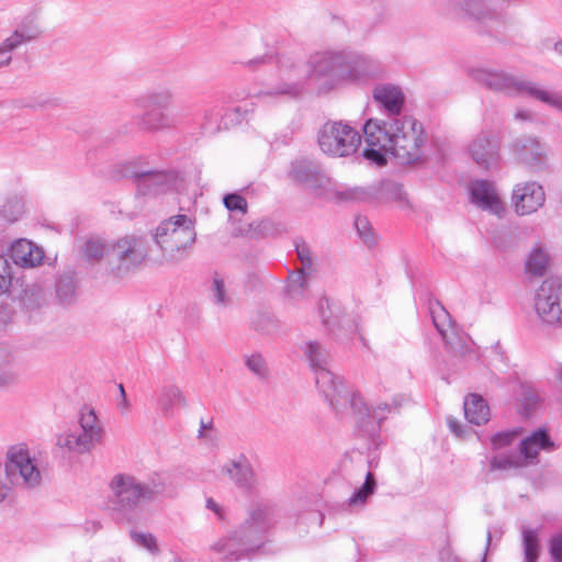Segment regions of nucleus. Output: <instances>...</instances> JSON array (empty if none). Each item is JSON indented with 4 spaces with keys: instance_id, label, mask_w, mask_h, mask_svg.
<instances>
[{
    "instance_id": "nucleus-1",
    "label": "nucleus",
    "mask_w": 562,
    "mask_h": 562,
    "mask_svg": "<svg viewBox=\"0 0 562 562\" xmlns=\"http://www.w3.org/2000/svg\"><path fill=\"white\" fill-rule=\"evenodd\" d=\"M345 53L339 50L316 53L310 58L307 70L293 63L282 64L281 75L285 82L281 88L268 93L295 97L300 93L306 77L315 80L325 90L342 85Z\"/></svg>"
},
{
    "instance_id": "nucleus-2",
    "label": "nucleus",
    "mask_w": 562,
    "mask_h": 562,
    "mask_svg": "<svg viewBox=\"0 0 562 562\" xmlns=\"http://www.w3.org/2000/svg\"><path fill=\"white\" fill-rule=\"evenodd\" d=\"M110 490L113 518L130 524L135 520L139 504L156 499L165 492L166 485L161 479L143 482L132 474L117 473L111 479Z\"/></svg>"
},
{
    "instance_id": "nucleus-3",
    "label": "nucleus",
    "mask_w": 562,
    "mask_h": 562,
    "mask_svg": "<svg viewBox=\"0 0 562 562\" xmlns=\"http://www.w3.org/2000/svg\"><path fill=\"white\" fill-rule=\"evenodd\" d=\"M471 77L491 90L509 95L525 94L562 113V93L549 90L532 80L490 68L473 69Z\"/></svg>"
},
{
    "instance_id": "nucleus-4",
    "label": "nucleus",
    "mask_w": 562,
    "mask_h": 562,
    "mask_svg": "<svg viewBox=\"0 0 562 562\" xmlns=\"http://www.w3.org/2000/svg\"><path fill=\"white\" fill-rule=\"evenodd\" d=\"M409 128L414 132L424 128L423 124L413 115L404 114L391 116L385 120L370 119L363 125L367 147L363 157L379 166L385 165V146L400 137H405Z\"/></svg>"
},
{
    "instance_id": "nucleus-5",
    "label": "nucleus",
    "mask_w": 562,
    "mask_h": 562,
    "mask_svg": "<svg viewBox=\"0 0 562 562\" xmlns=\"http://www.w3.org/2000/svg\"><path fill=\"white\" fill-rule=\"evenodd\" d=\"M409 128L414 132L424 128L423 124L413 115L404 114L391 116L385 120L370 119L363 125L367 147L363 157L379 166L385 165V146L400 137H405Z\"/></svg>"
},
{
    "instance_id": "nucleus-6",
    "label": "nucleus",
    "mask_w": 562,
    "mask_h": 562,
    "mask_svg": "<svg viewBox=\"0 0 562 562\" xmlns=\"http://www.w3.org/2000/svg\"><path fill=\"white\" fill-rule=\"evenodd\" d=\"M267 526V509L254 508L249 519L228 537L214 542L210 549L224 561H237L260 547Z\"/></svg>"
},
{
    "instance_id": "nucleus-7",
    "label": "nucleus",
    "mask_w": 562,
    "mask_h": 562,
    "mask_svg": "<svg viewBox=\"0 0 562 562\" xmlns=\"http://www.w3.org/2000/svg\"><path fill=\"white\" fill-rule=\"evenodd\" d=\"M194 222L184 214H178L162 221L156 228L154 240L165 260L178 262L184 259L195 241Z\"/></svg>"
},
{
    "instance_id": "nucleus-8",
    "label": "nucleus",
    "mask_w": 562,
    "mask_h": 562,
    "mask_svg": "<svg viewBox=\"0 0 562 562\" xmlns=\"http://www.w3.org/2000/svg\"><path fill=\"white\" fill-rule=\"evenodd\" d=\"M319 149L334 158L349 157L357 153L361 145L360 133L342 121H328L317 132Z\"/></svg>"
},
{
    "instance_id": "nucleus-9",
    "label": "nucleus",
    "mask_w": 562,
    "mask_h": 562,
    "mask_svg": "<svg viewBox=\"0 0 562 562\" xmlns=\"http://www.w3.org/2000/svg\"><path fill=\"white\" fill-rule=\"evenodd\" d=\"M314 373L318 390L337 413L349 415V413L361 414L362 409L368 411L360 394L338 381L328 367L317 369Z\"/></svg>"
},
{
    "instance_id": "nucleus-10",
    "label": "nucleus",
    "mask_w": 562,
    "mask_h": 562,
    "mask_svg": "<svg viewBox=\"0 0 562 562\" xmlns=\"http://www.w3.org/2000/svg\"><path fill=\"white\" fill-rule=\"evenodd\" d=\"M4 471L7 479L16 486L34 488L42 481L36 459L22 445L13 446L8 450Z\"/></svg>"
},
{
    "instance_id": "nucleus-11",
    "label": "nucleus",
    "mask_w": 562,
    "mask_h": 562,
    "mask_svg": "<svg viewBox=\"0 0 562 562\" xmlns=\"http://www.w3.org/2000/svg\"><path fill=\"white\" fill-rule=\"evenodd\" d=\"M147 248L143 238L127 235L111 244L109 265L112 273L123 277L147 258Z\"/></svg>"
},
{
    "instance_id": "nucleus-12",
    "label": "nucleus",
    "mask_w": 562,
    "mask_h": 562,
    "mask_svg": "<svg viewBox=\"0 0 562 562\" xmlns=\"http://www.w3.org/2000/svg\"><path fill=\"white\" fill-rule=\"evenodd\" d=\"M533 308L547 324H562V280L547 279L537 289Z\"/></svg>"
},
{
    "instance_id": "nucleus-13",
    "label": "nucleus",
    "mask_w": 562,
    "mask_h": 562,
    "mask_svg": "<svg viewBox=\"0 0 562 562\" xmlns=\"http://www.w3.org/2000/svg\"><path fill=\"white\" fill-rule=\"evenodd\" d=\"M220 474L250 495L259 492L258 477L250 461L244 454L224 462L221 465Z\"/></svg>"
},
{
    "instance_id": "nucleus-14",
    "label": "nucleus",
    "mask_w": 562,
    "mask_h": 562,
    "mask_svg": "<svg viewBox=\"0 0 562 562\" xmlns=\"http://www.w3.org/2000/svg\"><path fill=\"white\" fill-rule=\"evenodd\" d=\"M426 139L427 136L424 128L417 132L409 128L405 137H400L394 143H387L385 146V157L391 155L402 165L419 161L424 156Z\"/></svg>"
},
{
    "instance_id": "nucleus-15",
    "label": "nucleus",
    "mask_w": 562,
    "mask_h": 562,
    "mask_svg": "<svg viewBox=\"0 0 562 562\" xmlns=\"http://www.w3.org/2000/svg\"><path fill=\"white\" fill-rule=\"evenodd\" d=\"M342 85L347 82H367L381 74L379 64L364 55L350 52L345 53Z\"/></svg>"
},
{
    "instance_id": "nucleus-16",
    "label": "nucleus",
    "mask_w": 562,
    "mask_h": 562,
    "mask_svg": "<svg viewBox=\"0 0 562 562\" xmlns=\"http://www.w3.org/2000/svg\"><path fill=\"white\" fill-rule=\"evenodd\" d=\"M512 201L518 215H529L543 206L546 193L538 182H522L515 186Z\"/></svg>"
},
{
    "instance_id": "nucleus-17",
    "label": "nucleus",
    "mask_w": 562,
    "mask_h": 562,
    "mask_svg": "<svg viewBox=\"0 0 562 562\" xmlns=\"http://www.w3.org/2000/svg\"><path fill=\"white\" fill-rule=\"evenodd\" d=\"M350 196L355 200L378 204L395 202L400 206L407 205V199L402 187L391 181L382 182L376 187L356 188L351 191Z\"/></svg>"
},
{
    "instance_id": "nucleus-18",
    "label": "nucleus",
    "mask_w": 562,
    "mask_h": 562,
    "mask_svg": "<svg viewBox=\"0 0 562 562\" xmlns=\"http://www.w3.org/2000/svg\"><path fill=\"white\" fill-rule=\"evenodd\" d=\"M510 148L518 162L536 171L546 167L547 151L537 138L521 136L512 144Z\"/></svg>"
},
{
    "instance_id": "nucleus-19",
    "label": "nucleus",
    "mask_w": 562,
    "mask_h": 562,
    "mask_svg": "<svg viewBox=\"0 0 562 562\" xmlns=\"http://www.w3.org/2000/svg\"><path fill=\"white\" fill-rule=\"evenodd\" d=\"M469 153L481 167L490 169L498 162V143L491 133L479 134L469 145Z\"/></svg>"
},
{
    "instance_id": "nucleus-20",
    "label": "nucleus",
    "mask_w": 562,
    "mask_h": 562,
    "mask_svg": "<svg viewBox=\"0 0 562 562\" xmlns=\"http://www.w3.org/2000/svg\"><path fill=\"white\" fill-rule=\"evenodd\" d=\"M471 200L477 207L490 211L501 216L504 212V204L496 192L493 183L486 180H476L471 183Z\"/></svg>"
},
{
    "instance_id": "nucleus-21",
    "label": "nucleus",
    "mask_w": 562,
    "mask_h": 562,
    "mask_svg": "<svg viewBox=\"0 0 562 562\" xmlns=\"http://www.w3.org/2000/svg\"><path fill=\"white\" fill-rule=\"evenodd\" d=\"M290 177L311 190L323 188L327 182V178L321 167L307 159L295 160L292 164Z\"/></svg>"
},
{
    "instance_id": "nucleus-22",
    "label": "nucleus",
    "mask_w": 562,
    "mask_h": 562,
    "mask_svg": "<svg viewBox=\"0 0 562 562\" xmlns=\"http://www.w3.org/2000/svg\"><path fill=\"white\" fill-rule=\"evenodd\" d=\"M373 99L385 112L386 119L403 115L405 94L398 86L387 83L375 87Z\"/></svg>"
},
{
    "instance_id": "nucleus-23",
    "label": "nucleus",
    "mask_w": 562,
    "mask_h": 562,
    "mask_svg": "<svg viewBox=\"0 0 562 562\" xmlns=\"http://www.w3.org/2000/svg\"><path fill=\"white\" fill-rule=\"evenodd\" d=\"M10 257L20 267L33 268L42 263L44 251L33 241L21 238L12 243Z\"/></svg>"
},
{
    "instance_id": "nucleus-24",
    "label": "nucleus",
    "mask_w": 562,
    "mask_h": 562,
    "mask_svg": "<svg viewBox=\"0 0 562 562\" xmlns=\"http://www.w3.org/2000/svg\"><path fill=\"white\" fill-rule=\"evenodd\" d=\"M156 401L158 409L166 417L171 416L176 408L187 405L183 392L173 384L161 386L157 391Z\"/></svg>"
},
{
    "instance_id": "nucleus-25",
    "label": "nucleus",
    "mask_w": 562,
    "mask_h": 562,
    "mask_svg": "<svg viewBox=\"0 0 562 562\" xmlns=\"http://www.w3.org/2000/svg\"><path fill=\"white\" fill-rule=\"evenodd\" d=\"M57 446L71 453L83 454L90 452L97 443L75 427L57 437Z\"/></svg>"
},
{
    "instance_id": "nucleus-26",
    "label": "nucleus",
    "mask_w": 562,
    "mask_h": 562,
    "mask_svg": "<svg viewBox=\"0 0 562 562\" xmlns=\"http://www.w3.org/2000/svg\"><path fill=\"white\" fill-rule=\"evenodd\" d=\"M554 448L546 429H538L521 440L519 451L527 460L536 459L540 450L551 451Z\"/></svg>"
},
{
    "instance_id": "nucleus-27",
    "label": "nucleus",
    "mask_w": 562,
    "mask_h": 562,
    "mask_svg": "<svg viewBox=\"0 0 562 562\" xmlns=\"http://www.w3.org/2000/svg\"><path fill=\"white\" fill-rule=\"evenodd\" d=\"M139 187L145 193L157 194L172 188L175 175L165 171H146L138 175Z\"/></svg>"
},
{
    "instance_id": "nucleus-28",
    "label": "nucleus",
    "mask_w": 562,
    "mask_h": 562,
    "mask_svg": "<svg viewBox=\"0 0 562 562\" xmlns=\"http://www.w3.org/2000/svg\"><path fill=\"white\" fill-rule=\"evenodd\" d=\"M464 416L470 424L482 425L490 419V407L477 394H470L463 403Z\"/></svg>"
},
{
    "instance_id": "nucleus-29",
    "label": "nucleus",
    "mask_w": 562,
    "mask_h": 562,
    "mask_svg": "<svg viewBox=\"0 0 562 562\" xmlns=\"http://www.w3.org/2000/svg\"><path fill=\"white\" fill-rule=\"evenodd\" d=\"M139 124L143 130L148 132H159L170 130L176 126V120L165 111H149L139 117Z\"/></svg>"
},
{
    "instance_id": "nucleus-30",
    "label": "nucleus",
    "mask_w": 562,
    "mask_h": 562,
    "mask_svg": "<svg viewBox=\"0 0 562 562\" xmlns=\"http://www.w3.org/2000/svg\"><path fill=\"white\" fill-rule=\"evenodd\" d=\"M79 251L82 259L89 262H98L105 255L109 256L111 251V245H108L103 239L99 237H89L81 243L79 246Z\"/></svg>"
},
{
    "instance_id": "nucleus-31",
    "label": "nucleus",
    "mask_w": 562,
    "mask_h": 562,
    "mask_svg": "<svg viewBox=\"0 0 562 562\" xmlns=\"http://www.w3.org/2000/svg\"><path fill=\"white\" fill-rule=\"evenodd\" d=\"M76 427L97 445L101 442L103 428L92 409L85 408L80 412L79 423Z\"/></svg>"
},
{
    "instance_id": "nucleus-32",
    "label": "nucleus",
    "mask_w": 562,
    "mask_h": 562,
    "mask_svg": "<svg viewBox=\"0 0 562 562\" xmlns=\"http://www.w3.org/2000/svg\"><path fill=\"white\" fill-rule=\"evenodd\" d=\"M549 261L548 251L540 245H536L526 257V272L530 276L541 277L546 273Z\"/></svg>"
},
{
    "instance_id": "nucleus-33",
    "label": "nucleus",
    "mask_w": 562,
    "mask_h": 562,
    "mask_svg": "<svg viewBox=\"0 0 562 562\" xmlns=\"http://www.w3.org/2000/svg\"><path fill=\"white\" fill-rule=\"evenodd\" d=\"M33 38L29 33L16 30L0 44V68L11 63V53Z\"/></svg>"
},
{
    "instance_id": "nucleus-34",
    "label": "nucleus",
    "mask_w": 562,
    "mask_h": 562,
    "mask_svg": "<svg viewBox=\"0 0 562 562\" xmlns=\"http://www.w3.org/2000/svg\"><path fill=\"white\" fill-rule=\"evenodd\" d=\"M304 355L310 361L313 371L327 368L330 362V355L318 341H307L303 348Z\"/></svg>"
},
{
    "instance_id": "nucleus-35",
    "label": "nucleus",
    "mask_w": 562,
    "mask_h": 562,
    "mask_svg": "<svg viewBox=\"0 0 562 562\" xmlns=\"http://www.w3.org/2000/svg\"><path fill=\"white\" fill-rule=\"evenodd\" d=\"M404 401H405L404 396H397V397L393 398L392 404L381 403L374 407H369L364 403L368 411L362 409L361 414L360 413H349V415L358 416L359 419H361L362 417H371L374 420H378V423H381L386 417L387 414L397 411Z\"/></svg>"
},
{
    "instance_id": "nucleus-36",
    "label": "nucleus",
    "mask_w": 562,
    "mask_h": 562,
    "mask_svg": "<svg viewBox=\"0 0 562 562\" xmlns=\"http://www.w3.org/2000/svg\"><path fill=\"white\" fill-rule=\"evenodd\" d=\"M376 488V482L373 473L368 472L366 474V481L362 486L356 490L352 495L348 498L349 507H363L368 498L373 495Z\"/></svg>"
},
{
    "instance_id": "nucleus-37",
    "label": "nucleus",
    "mask_w": 562,
    "mask_h": 562,
    "mask_svg": "<svg viewBox=\"0 0 562 562\" xmlns=\"http://www.w3.org/2000/svg\"><path fill=\"white\" fill-rule=\"evenodd\" d=\"M442 340L446 346L457 356L464 357L472 350V341L465 334H459L456 329L450 330Z\"/></svg>"
},
{
    "instance_id": "nucleus-38",
    "label": "nucleus",
    "mask_w": 562,
    "mask_h": 562,
    "mask_svg": "<svg viewBox=\"0 0 562 562\" xmlns=\"http://www.w3.org/2000/svg\"><path fill=\"white\" fill-rule=\"evenodd\" d=\"M144 100L155 110L165 111L172 105L175 93L169 88H160L148 92Z\"/></svg>"
},
{
    "instance_id": "nucleus-39",
    "label": "nucleus",
    "mask_w": 562,
    "mask_h": 562,
    "mask_svg": "<svg viewBox=\"0 0 562 562\" xmlns=\"http://www.w3.org/2000/svg\"><path fill=\"white\" fill-rule=\"evenodd\" d=\"M307 286V277L303 269L290 273L288 278L286 292L292 300H301L305 297Z\"/></svg>"
},
{
    "instance_id": "nucleus-40",
    "label": "nucleus",
    "mask_w": 562,
    "mask_h": 562,
    "mask_svg": "<svg viewBox=\"0 0 562 562\" xmlns=\"http://www.w3.org/2000/svg\"><path fill=\"white\" fill-rule=\"evenodd\" d=\"M522 547L525 562H537L540 552L537 530L522 528Z\"/></svg>"
},
{
    "instance_id": "nucleus-41",
    "label": "nucleus",
    "mask_w": 562,
    "mask_h": 562,
    "mask_svg": "<svg viewBox=\"0 0 562 562\" xmlns=\"http://www.w3.org/2000/svg\"><path fill=\"white\" fill-rule=\"evenodd\" d=\"M24 212V204L21 198L8 199L0 207V217L9 223L18 221Z\"/></svg>"
},
{
    "instance_id": "nucleus-42",
    "label": "nucleus",
    "mask_w": 562,
    "mask_h": 562,
    "mask_svg": "<svg viewBox=\"0 0 562 562\" xmlns=\"http://www.w3.org/2000/svg\"><path fill=\"white\" fill-rule=\"evenodd\" d=\"M431 317L441 337L448 336V333L454 329L449 313L440 304L431 308Z\"/></svg>"
},
{
    "instance_id": "nucleus-43",
    "label": "nucleus",
    "mask_w": 562,
    "mask_h": 562,
    "mask_svg": "<svg viewBox=\"0 0 562 562\" xmlns=\"http://www.w3.org/2000/svg\"><path fill=\"white\" fill-rule=\"evenodd\" d=\"M57 296L60 302L69 304L76 294V285L74 279L69 276L61 277L56 286Z\"/></svg>"
},
{
    "instance_id": "nucleus-44",
    "label": "nucleus",
    "mask_w": 562,
    "mask_h": 562,
    "mask_svg": "<svg viewBox=\"0 0 562 562\" xmlns=\"http://www.w3.org/2000/svg\"><path fill=\"white\" fill-rule=\"evenodd\" d=\"M211 292L213 301L216 305L227 306L231 303L224 280L218 276H215L212 280Z\"/></svg>"
},
{
    "instance_id": "nucleus-45",
    "label": "nucleus",
    "mask_w": 562,
    "mask_h": 562,
    "mask_svg": "<svg viewBox=\"0 0 562 562\" xmlns=\"http://www.w3.org/2000/svg\"><path fill=\"white\" fill-rule=\"evenodd\" d=\"M491 471L516 469L525 465V462L513 456H498L491 460Z\"/></svg>"
},
{
    "instance_id": "nucleus-46",
    "label": "nucleus",
    "mask_w": 562,
    "mask_h": 562,
    "mask_svg": "<svg viewBox=\"0 0 562 562\" xmlns=\"http://www.w3.org/2000/svg\"><path fill=\"white\" fill-rule=\"evenodd\" d=\"M319 316L323 319V323L330 329L334 330L336 326H340L345 322V316L342 319H338V316H329L327 315V311L331 313V306L327 299H322L318 303Z\"/></svg>"
},
{
    "instance_id": "nucleus-47",
    "label": "nucleus",
    "mask_w": 562,
    "mask_h": 562,
    "mask_svg": "<svg viewBox=\"0 0 562 562\" xmlns=\"http://www.w3.org/2000/svg\"><path fill=\"white\" fill-rule=\"evenodd\" d=\"M131 538L136 544L145 548L151 554H157L159 552L156 538L151 533L132 531Z\"/></svg>"
},
{
    "instance_id": "nucleus-48",
    "label": "nucleus",
    "mask_w": 562,
    "mask_h": 562,
    "mask_svg": "<svg viewBox=\"0 0 562 562\" xmlns=\"http://www.w3.org/2000/svg\"><path fill=\"white\" fill-rule=\"evenodd\" d=\"M224 205L231 212H240L245 214L247 212V201L244 196L237 193H231L224 196Z\"/></svg>"
},
{
    "instance_id": "nucleus-49",
    "label": "nucleus",
    "mask_w": 562,
    "mask_h": 562,
    "mask_svg": "<svg viewBox=\"0 0 562 562\" xmlns=\"http://www.w3.org/2000/svg\"><path fill=\"white\" fill-rule=\"evenodd\" d=\"M355 226L358 235L367 245H372L374 243L372 227L366 216H357L355 220Z\"/></svg>"
},
{
    "instance_id": "nucleus-50",
    "label": "nucleus",
    "mask_w": 562,
    "mask_h": 562,
    "mask_svg": "<svg viewBox=\"0 0 562 562\" xmlns=\"http://www.w3.org/2000/svg\"><path fill=\"white\" fill-rule=\"evenodd\" d=\"M11 282V266L3 256H0V294L9 292Z\"/></svg>"
},
{
    "instance_id": "nucleus-51",
    "label": "nucleus",
    "mask_w": 562,
    "mask_h": 562,
    "mask_svg": "<svg viewBox=\"0 0 562 562\" xmlns=\"http://www.w3.org/2000/svg\"><path fill=\"white\" fill-rule=\"evenodd\" d=\"M517 430H507L497 432L492 437V446L494 449L504 448L513 442V440L517 437Z\"/></svg>"
},
{
    "instance_id": "nucleus-52",
    "label": "nucleus",
    "mask_w": 562,
    "mask_h": 562,
    "mask_svg": "<svg viewBox=\"0 0 562 562\" xmlns=\"http://www.w3.org/2000/svg\"><path fill=\"white\" fill-rule=\"evenodd\" d=\"M247 368L259 376H263L267 372L266 361L260 355H251L246 360Z\"/></svg>"
},
{
    "instance_id": "nucleus-53",
    "label": "nucleus",
    "mask_w": 562,
    "mask_h": 562,
    "mask_svg": "<svg viewBox=\"0 0 562 562\" xmlns=\"http://www.w3.org/2000/svg\"><path fill=\"white\" fill-rule=\"evenodd\" d=\"M549 551L554 562H562V532L552 536Z\"/></svg>"
},
{
    "instance_id": "nucleus-54",
    "label": "nucleus",
    "mask_w": 562,
    "mask_h": 562,
    "mask_svg": "<svg viewBox=\"0 0 562 562\" xmlns=\"http://www.w3.org/2000/svg\"><path fill=\"white\" fill-rule=\"evenodd\" d=\"M335 315L338 316V319H340V321L345 316V322L340 326H336L335 329L333 330L334 333L339 328H346L348 331H353L357 329V323H356L355 318H351L348 315L341 314V312H338V314L334 313V311L331 310V313H329V316L334 317Z\"/></svg>"
},
{
    "instance_id": "nucleus-55",
    "label": "nucleus",
    "mask_w": 562,
    "mask_h": 562,
    "mask_svg": "<svg viewBox=\"0 0 562 562\" xmlns=\"http://www.w3.org/2000/svg\"><path fill=\"white\" fill-rule=\"evenodd\" d=\"M206 508L212 510L218 519L223 520L225 518L224 508L211 497L206 499Z\"/></svg>"
},
{
    "instance_id": "nucleus-56",
    "label": "nucleus",
    "mask_w": 562,
    "mask_h": 562,
    "mask_svg": "<svg viewBox=\"0 0 562 562\" xmlns=\"http://www.w3.org/2000/svg\"><path fill=\"white\" fill-rule=\"evenodd\" d=\"M297 256L304 266L312 265V255L306 246L296 247Z\"/></svg>"
},
{
    "instance_id": "nucleus-57",
    "label": "nucleus",
    "mask_w": 562,
    "mask_h": 562,
    "mask_svg": "<svg viewBox=\"0 0 562 562\" xmlns=\"http://www.w3.org/2000/svg\"><path fill=\"white\" fill-rule=\"evenodd\" d=\"M448 425L452 432H454L458 437L464 436V430L462 429L461 425L452 417L448 418Z\"/></svg>"
},
{
    "instance_id": "nucleus-58",
    "label": "nucleus",
    "mask_w": 562,
    "mask_h": 562,
    "mask_svg": "<svg viewBox=\"0 0 562 562\" xmlns=\"http://www.w3.org/2000/svg\"><path fill=\"white\" fill-rule=\"evenodd\" d=\"M491 541H492V533L488 530L487 531V537H486L485 552H484V555H483L481 562H485L486 561V554H487V551L490 550Z\"/></svg>"
},
{
    "instance_id": "nucleus-59",
    "label": "nucleus",
    "mask_w": 562,
    "mask_h": 562,
    "mask_svg": "<svg viewBox=\"0 0 562 562\" xmlns=\"http://www.w3.org/2000/svg\"><path fill=\"white\" fill-rule=\"evenodd\" d=\"M9 487L0 482V503L7 497Z\"/></svg>"
},
{
    "instance_id": "nucleus-60",
    "label": "nucleus",
    "mask_w": 562,
    "mask_h": 562,
    "mask_svg": "<svg viewBox=\"0 0 562 562\" xmlns=\"http://www.w3.org/2000/svg\"><path fill=\"white\" fill-rule=\"evenodd\" d=\"M515 117L516 119H520V120H529L530 119V114L526 111H519L515 114Z\"/></svg>"
},
{
    "instance_id": "nucleus-61",
    "label": "nucleus",
    "mask_w": 562,
    "mask_h": 562,
    "mask_svg": "<svg viewBox=\"0 0 562 562\" xmlns=\"http://www.w3.org/2000/svg\"><path fill=\"white\" fill-rule=\"evenodd\" d=\"M119 389H120V392H121V396H122V403L121 405H124L125 407H127V401H126V395H125V391H124V387L122 384L119 385Z\"/></svg>"
},
{
    "instance_id": "nucleus-62",
    "label": "nucleus",
    "mask_w": 562,
    "mask_h": 562,
    "mask_svg": "<svg viewBox=\"0 0 562 562\" xmlns=\"http://www.w3.org/2000/svg\"><path fill=\"white\" fill-rule=\"evenodd\" d=\"M553 49L558 55L562 56V41L557 42Z\"/></svg>"
},
{
    "instance_id": "nucleus-63",
    "label": "nucleus",
    "mask_w": 562,
    "mask_h": 562,
    "mask_svg": "<svg viewBox=\"0 0 562 562\" xmlns=\"http://www.w3.org/2000/svg\"><path fill=\"white\" fill-rule=\"evenodd\" d=\"M265 63V58L263 57H259V58H255L252 60H249L247 63L248 66H252V65H257V64H262Z\"/></svg>"
},
{
    "instance_id": "nucleus-64",
    "label": "nucleus",
    "mask_w": 562,
    "mask_h": 562,
    "mask_svg": "<svg viewBox=\"0 0 562 562\" xmlns=\"http://www.w3.org/2000/svg\"><path fill=\"white\" fill-rule=\"evenodd\" d=\"M555 374H557L558 380L562 383V364H560V366L555 369Z\"/></svg>"
}]
</instances>
